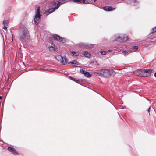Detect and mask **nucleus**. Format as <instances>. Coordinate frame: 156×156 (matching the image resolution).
Listing matches in <instances>:
<instances>
[{"mask_svg":"<svg viewBox=\"0 0 156 156\" xmlns=\"http://www.w3.org/2000/svg\"><path fill=\"white\" fill-rule=\"evenodd\" d=\"M19 38L21 41L26 42L28 41L30 38L29 31L27 28L25 27L21 28L19 30Z\"/></svg>","mask_w":156,"mask_h":156,"instance_id":"1","label":"nucleus"},{"mask_svg":"<svg viewBox=\"0 0 156 156\" xmlns=\"http://www.w3.org/2000/svg\"><path fill=\"white\" fill-rule=\"evenodd\" d=\"M56 59L59 62H60L62 65H64L67 63L70 65V66H78L79 65V63L75 60H74L71 62H67V59L65 58H63L61 55H57L55 57Z\"/></svg>","mask_w":156,"mask_h":156,"instance_id":"2","label":"nucleus"},{"mask_svg":"<svg viewBox=\"0 0 156 156\" xmlns=\"http://www.w3.org/2000/svg\"><path fill=\"white\" fill-rule=\"evenodd\" d=\"M100 75L105 78L109 77L110 76H114L115 74L114 71L109 69H102L100 70Z\"/></svg>","mask_w":156,"mask_h":156,"instance_id":"3","label":"nucleus"},{"mask_svg":"<svg viewBox=\"0 0 156 156\" xmlns=\"http://www.w3.org/2000/svg\"><path fill=\"white\" fill-rule=\"evenodd\" d=\"M36 14L35 16L34 21L36 25H38L40 20L41 15L40 13L39 7L36 10Z\"/></svg>","mask_w":156,"mask_h":156,"instance_id":"4","label":"nucleus"},{"mask_svg":"<svg viewBox=\"0 0 156 156\" xmlns=\"http://www.w3.org/2000/svg\"><path fill=\"white\" fill-rule=\"evenodd\" d=\"M52 37L55 40L59 42L64 43L66 41V40L65 38L62 37L57 34L53 35L52 36Z\"/></svg>","mask_w":156,"mask_h":156,"instance_id":"5","label":"nucleus"},{"mask_svg":"<svg viewBox=\"0 0 156 156\" xmlns=\"http://www.w3.org/2000/svg\"><path fill=\"white\" fill-rule=\"evenodd\" d=\"M129 39L128 37L126 35L122 36L119 37L116 39V41L120 42L126 41Z\"/></svg>","mask_w":156,"mask_h":156,"instance_id":"6","label":"nucleus"},{"mask_svg":"<svg viewBox=\"0 0 156 156\" xmlns=\"http://www.w3.org/2000/svg\"><path fill=\"white\" fill-rule=\"evenodd\" d=\"M66 1L64 0H63L61 2L57 3V2H54L51 3V6L53 7L54 6L56 5V6H58V7L61 5L65 3Z\"/></svg>","mask_w":156,"mask_h":156,"instance_id":"7","label":"nucleus"},{"mask_svg":"<svg viewBox=\"0 0 156 156\" xmlns=\"http://www.w3.org/2000/svg\"><path fill=\"white\" fill-rule=\"evenodd\" d=\"M7 149L9 151L11 152L12 154L15 155L18 154V152L12 147H9Z\"/></svg>","mask_w":156,"mask_h":156,"instance_id":"8","label":"nucleus"},{"mask_svg":"<svg viewBox=\"0 0 156 156\" xmlns=\"http://www.w3.org/2000/svg\"><path fill=\"white\" fill-rule=\"evenodd\" d=\"M55 7L54 8H51L49 9L48 11L46 12V15H48L53 12L56 9H57L58 8V6L56 5L55 6Z\"/></svg>","mask_w":156,"mask_h":156,"instance_id":"9","label":"nucleus"},{"mask_svg":"<svg viewBox=\"0 0 156 156\" xmlns=\"http://www.w3.org/2000/svg\"><path fill=\"white\" fill-rule=\"evenodd\" d=\"M115 9V8H113L111 6H105L103 7V9L107 11H110L112 10H113Z\"/></svg>","mask_w":156,"mask_h":156,"instance_id":"10","label":"nucleus"},{"mask_svg":"<svg viewBox=\"0 0 156 156\" xmlns=\"http://www.w3.org/2000/svg\"><path fill=\"white\" fill-rule=\"evenodd\" d=\"M142 70L143 73H148V74L146 75L147 76H149L150 75V73L152 72V70L151 69H143Z\"/></svg>","mask_w":156,"mask_h":156,"instance_id":"11","label":"nucleus"},{"mask_svg":"<svg viewBox=\"0 0 156 156\" xmlns=\"http://www.w3.org/2000/svg\"><path fill=\"white\" fill-rule=\"evenodd\" d=\"M8 22L7 20H4L3 22V28L5 30H6L8 26Z\"/></svg>","mask_w":156,"mask_h":156,"instance_id":"12","label":"nucleus"},{"mask_svg":"<svg viewBox=\"0 0 156 156\" xmlns=\"http://www.w3.org/2000/svg\"><path fill=\"white\" fill-rule=\"evenodd\" d=\"M134 73L136 75H139L142 74L143 73V72L142 69H141L140 70H137L134 72Z\"/></svg>","mask_w":156,"mask_h":156,"instance_id":"13","label":"nucleus"},{"mask_svg":"<svg viewBox=\"0 0 156 156\" xmlns=\"http://www.w3.org/2000/svg\"><path fill=\"white\" fill-rule=\"evenodd\" d=\"M70 52L73 56H77L79 55V53L78 52H75V51H70Z\"/></svg>","mask_w":156,"mask_h":156,"instance_id":"14","label":"nucleus"},{"mask_svg":"<svg viewBox=\"0 0 156 156\" xmlns=\"http://www.w3.org/2000/svg\"><path fill=\"white\" fill-rule=\"evenodd\" d=\"M84 75L85 76L88 77H90L91 76V74L87 72H86L85 73H84Z\"/></svg>","mask_w":156,"mask_h":156,"instance_id":"15","label":"nucleus"},{"mask_svg":"<svg viewBox=\"0 0 156 156\" xmlns=\"http://www.w3.org/2000/svg\"><path fill=\"white\" fill-rule=\"evenodd\" d=\"M84 55L87 57H89L90 54L87 51H85L84 53Z\"/></svg>","mask_w":156,"mask_h":156,"instance_id":"16","label":"nucleus"},{"mask_svg":"<svg viewBox=\"0 0 156 156\" xmlns=\"http://www.w3.org/2000/svg\"><path fill=\"white\" fill-rule=\"evenodd\" d=\"M55 45H53L51 46H50L49 48V50L51 51H53L55 50Z\"/></svg>","mask_w":156,"mask_h":156,"instance_id":"17","label":"nucleus"},{"mask_svg":"<svg viewBox=\"0 0 156 156\" xmlns=\"http://www.w3.org/2000/svg\"><path fill=\"white\" fill-rule=\"evenodd\" d=\"M131 52V51H122L123 53H125V55H126V53L129 54V53H130Z\"/></svg>","mask_w":156,"mask_h":156,"instance_id":"18","label":"nucleus"},{"mask_svg":"<svg viewBox=\"0 0 156 156\" xmlns=\"http://www.w3.org/2000/svg\"><path fill=\"white\" fill-rule=\"evenodd\" d=\"M100 52L101 54L103 55H104L106 54V52L104 51H102V50Z\"/></svg>","mask_w":156,"mask_h":156,"instance_id":"19","label":"nucleus"},{"mask_svg":"<svg viewBox=\"0 0 156 156\" xmlns=\"http://www.w3.org/2000/svg\"><path fill=\"white\" fill-rule=\"evenodd\" d=\"M69 78L70 80H72L76 82L77 81H78V80H76L75 78H73L71 77H69Z\"/></svg>","mask_w":156,"mask_h":156,"instance_id":"20","label":"nucleus"},{"mask_svg":"<svg viewBox=\"0 0 156 156\" xmlns=\"http://www.w3.org/2000/svg\"><path fill=\"white\" fill-rule=\"evenodd\" d=\"M152 33L156 32V26L152 29Z\"/></svg>","mask_w":156,"mask_h":156,"instance_id":"21","label":"nucleus"},{"mask_svg":"<svg viewBox=\"0 0 156 156\" xmlns=\"http://www.w3.org/2000/svg\"><path fill=\"white\" fill-rule=\"evenodd\" d=\"M152 33L156 32V26L152 29Z\"/></svg>","mask_w":156,"mask_h":156,"instance_id":"22","label":"nucleus"},{"mask_svg":"<svg viewBox=\"0 0 156 156\" xmlns=\"http://www.w3.org/2000/svg\"><path fill=\"white\" fill-rule=\"evenodd\" d=\"M133 49H135V50H136L138 49V47L136 46H134L133 47Z\"/></svg>","mask_w":156,"mask_h":156,"instance_id":"23","label":"nucleus"},{"mask_svg":"<svg viewBox=\"0 0 156 156\" xmlns=\"http://www.w3.org/2000/svg\"><path fill=\"white\" fill-rule=\"evenodd\" d=\"M80 72L84 75V73H85L86 72H85L84 70L83 69H81L80 70Z\"/></svg>","mask_w":156,"mask_h":156,"instance_id":"24","label":"nucleus"},{"mask_svg":"<svg viewBox=\"0 0 156 156\" xmlns=\"http://www.w3.org/2000/svg\"><path fill=\"white\" fill-rule=\"evenodd\" d=\"M89 4V2L88 1L86 0H84V3L83 4Z\"/></svg>","mask_w":156,"mask_h":156,"instance_id":"25","label":"nucleus"},{"mask_svg":"<svg viewBox=\"0 0 156 156\" xmlns=\"http://www.w3.org/2000/svg\"><path fill=\"white\" fill-rule=\"evenodd\" d=\"M100 71H96L94 72V73H95L99 74L100 75Z\"/></svg>","mask_w":156,"mask_h":156,"instance_id":"26","label":"nucleus"},{"mask_svg":"<svg viewBox=\"0 0 156 156\" xmlns=\"http://www.w3.org/2000/svg\"><path fill=\"white\" fill-rule=\"evenodd\" d=\"M80 3L83 4L84 3V0H80Z\"/></svg>","mask_w":156,"mask_h":156,"instance_id":"27","label":"nucleus"},{"mask_svg":"<svg viewBox=\"0 0 156 156\" xmlns=\"http://www.w3.org/2000/svg\"><path fill=\"white\" fill-rule=\"evenodd\" d=\"M78 0H72V1L74 2H76L77 3V1Z\"/></svg>","mask_w":156,"mask_h":156,"instance_id":"28","label":"nucleus"},{"mask_svg":"<svg viewBox=\"0 0 156 156\" xmlns=\"http://www.w3.org/2000/svg\"><path fill=\"white\" fill-rule=\"evenodd\" d=\"M80 0H78L77 1V3H80Z\"/></svg>","mask_w":156,"mask_h":156,"instance_id":"29","label":"nucleus"},{"mask_svg":"<svg viewBox=\"0 0 156 156\" xmlns=\"http://www.w3.org/2000/svg\"><path fill=\"white\" fill-rule=\"evenodd\" d=\"M150 108H151V107H149V108H148V112L149 113L150 110Z\"/></svg>","mask_w":156,"mask_h":156,"instance_id":"30","label":"nucleus"},{"mask_svg":"<svg viewBox=\"0 0 156 156\" xmlns=\"http://www.w3.org/2000/svg\"><path fill=\"white\" fill-rule=\"evenodd\" d=\"M2 97L1 96H0V99H2Z\"/></svg>","mask_w":156,"mask_h":156,"instance_id":"31","label":"nucleus"},{"mask_svg":"<svg viewBox=\"0 0 156 156\" xmlns=\"http://www.w3.org/2000/svg\"><path fill=\"white\" fill-rule=\"evenodd\" d=\"M154 75V76L156 77V73H155Z\"/></svg>","mask_w":156,"mask_h":156,"instance_id":"32","label":"nucleus"},{"mask_svg":"<svg viewBox=\"0 0 156 156\" xmlns=\"http://www.w3.org/2000/svg\"><path fill=\"white\" fill-rule=\"evenodd\" d=\"M97 0H94V2H95Z\"/></svg>","mask_w":156,"mask_h":156,"instance_id":"33","label":"nucleus"}]
</instances>
